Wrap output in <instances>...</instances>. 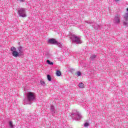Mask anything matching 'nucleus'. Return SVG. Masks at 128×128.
I'll return each mask as SVG.
<instances>
[{
    "instance_id": "f257e3e1",
    "label": "nucleus",
    "mask_w": 128,
    "mask_h": 128,
    "mask_svg": "<svg viewBox=\"0 0 128 128\" xmlns=\"http://www.w3.org/2000/svg\"><path fill=\"white\" fill-rule=\"evenodd\" d=\"M71 116L73 120H81L82 118V114L76 110H72L71 114Z\"/></svg>"
},
{
    "instance_id": "f03ea898",
    "label": "nucleus",
    "mask_w": 128,
    "mask_h": 128,
    "mask_svg": "<svg viewBox=\"0 0 128 128\" xmlns=\"http://www.w3.org/2000/svg\"><path fill=\"white\" fill-rule=\"evenodd\" d=\"M122 18V12L114 16L113 19V23L114 24H120V18Z\"/></svg>"
},
{
    "instance_id": "7ed1b4c3",
    "label": "nucleus",
    "mask_w": 128,
    "mask_h": 128,
    "mask_svg": "<svg viewBox=\"0 0 128 128\" xmlns=\"http://www.w3.org/2000/svg\"><path fill=\"white\" fill-rule=\"evenodd\" d=\"M70 40H72V42L76 44H82V40H80V38L76 36L74 34H72L70 37Z\"/></svg>"
},
{
    "instance_id": "20e7f679",
    "label": "nucleus",
    "mask_w": 128,
    "mask_h": 128,
    "mask_svg": "<svg viewBox=\"0 0 128 128\" xmlns=\"http://www.w3.org/2000/svg\"><path fill=\"white\" fill-rule=\"evenodd\" d=\"M27 99L28 102H32L36 100V94L34 92H29L27 93Z\"/></svg>"
},
{
    "instance_id": "39448f33",
    "label": "nucleus",
    "mask_w": 128,
    "mask_h": 128,
    "mask_svg": "<svg viewBox=\"0 0 128 128\" xmlns=\"http://www.w3.org/2000/svg\"><path fill=\"white\" fill-rule=\"evenodd\" d=\"M85 22L88 24H92V26L94 28V30H100V26L98 25V24H95L94 21L88 20L86 21Z\"/></svg>"
},
{
    "instance_id": "423d86ee",
    "label": "nucleus",
    "mask_w": 128,
    "mask_h": 128,
    "mask_svg": "<svg viewBox=\"0 0 128 128\" xmlns=\"http://www.w3.org/2000/svg\"><path fill=\"white\" fill-rule=\"evenodd\" d=\"M18 14L22 18H26V8H19L18 9Z\"/></svg>"
},
{
    "instance_id": "0eeeda50",
    "label": "nucleus",
    "mask_w": 128,
    "mask_h": 128,
    "mask_svg": "<svg viewBox=\"0 0 128 128\" xmlns=\"http://www.w3.org/2000/svg\"><path fill=\"white\" fill-rule=\"evenodd\" d=\"M122 24L124 26L128 28V13H126L122 16Z\"/></svg>"
},
{
    "instance_id": "6e6552de",
    "label": "nucleus",
    "mask_w": 128,
    "mask_h": 128,
    "mask_svg": "<svg viewBox=\"0 0 128 128\" xmlns=\"http://www.w3.org/2000/svg\"><path fill=\"white\" fill-rule=\"evenodd\" d=\"M19 54V55H20V56H24V50H22V46H19L18 48V52Z\"/></svg>"
},
{
    "instance_id": "1a4fd4ad",
    "label": "nucleus",
    "mask_w": 128,
    "mask_h": 128,
    "mask_svg": "<svg viewBox=\"0 0 128 128\" xmlns=\"http://www.w3.org/2000/svg\"><path fill=\"white\" fill-rule=\"evenodd\" d=\"M48 43L50 44H56V40L54 38H50L48 40Z\"/></svg>"
},
{
    "instance_id": "9d476101",
    "label": "nucleus",
    "mask_w": 128,
    "mask_h": 128,
    "mask_svg": "<svg viewBox=\"0 0 128 128\" xmlns=\"http://www.w3.org/2000/svg\"><path fill=\"white\" fill-rule=\"evenodd\" d=\"M12 55L14 58H18V56H20V55L18 53L17 51H14L12 52Z\"/></svg>"
},
{
    "instance_id": "9b49d317",
    "label": "nucleus",
    "mask_w": 128,
    "mask_h": 128,
    "mask_svg": "<svg viewBox=\"0 0 128 128\" xmlns=\"http://www.w3.org/2000/svg\"><path fill=\"white\" fill-rule=\"evenodd\" d=\"M96 55H92L90 56V60H96Z\"/></svg>"
},
{
    "instance_id": "f8f14e48",
    "label": "nucleus",
    "mask_w": 128,
    "mask_h": 128,
    "mask_svg": "<svg viewBox=\"0 0 128 128\" xmlns=\"http://www.w3.org/2000/svg\"><path fill=\"white\" fill-rule=\"evenodd\" d=\"M78 86L80 88H84V84L82 82H80L78 84Z\"/></svg>"
},
{
    "instance_id": "ddd939ff",
    "label": "nucleus",
    "mask_w": 128,
    "mask_h": 128,
    "mask_svg": "<svg viewBox=\"0 0 128 128\" xmlns=\"http://www.w3.org/2000/svg\"><path fill=\"white\" fill-rule=\"evenodd\" d=\"M50 112H52V114H54L56 112H54V106H50Z\"/></svg>"
},
{
    "instance_id": "4468645a",
    "label": "nucleus",
    "mask_w": 128,
    "mask_h": 128,
    "mask_svg": "<svg viewBox=\"0 0 128 128\" xmlns=\"http://www.w3.org/2000/svg\"><path fill=\"white\" fill-rule=\"evenodd\" d=\"M8 126L10 128H14V123H12V121H10L8 123Z\"/></svg>"
},
{
    "instance_id": "2eb2a0df",
    "label": "nucleus",
    "mask_w": 128,
    "mask_h": 128,
    "mask_svg": "<svg viewBox=\"0 0 128 128\" xmlns=\"http://www.w3.org/2000/svg\"><path fill=\"white\" fill-rule=\"evenodd\" d=\"M46 64H49V66H54V62H50V60H46Z\"/></svg>"
},
{
    "instance_id": "dca6fc26",
    "label": "nucleus",
    "mask_w": 128,
    "mask_h": 128,
    "mask_svg": "<svg viewBox=\"0 0 128 128\" xmlns=\"http://www.w3.org/2000/svg\"><path fill=\"white\" fill-rule=\"evenodd\" d=\"M56 76H62V72L60 71L57 70L56 72Z\"/></svg>"
},
{
    "instance_id": "f3484780",
    "label": "nucleus",
    "mask_w": 128,
    "mask_h": 128,
    "mask_svg": "<svg viewBox=\"0 0 128 128\" xmlns=\"http://www.w3.org/2000/svg\"><path fill=\"white\" fill-rule=\"evenodd\" d=\"M55 46H58L59 48H62V44H60V42H58L56 41V44H55Z\"/></svg>"
},
{
    "instance_id": "a211bd4d",
    "label": "nucleus",
    "mask_w": 128,
    "mask_h": 128,
    "mask_svg": "<svg viewBox=\"0 0 128 128\" xmlns=\"http://www.w3.org/2000/svg\"><path fill=\"white\" fill-rule=\"evenodd\" d=\"M47 78H48V80L49 82H52V77L50 76V75L48 74L47 75Z\"/></svg>"
},
{
    "instance_id": "6ab92c4d",
    "label": "nucleus",
    "mask_w": 128,
    "mask_h": 128,
    "mask_svg": "<svg viewBox=\"0 0 128 128\" xmlns=\"http://www.w3.org/2000/svg\"><path fill=\"white\" fill-rule=\"evenodd\" d=\"M10 50L11 52H16V48L12 46L10 48Z\"/></svg>"
},
{
    "instance_id": "aec40b11",
    "label": "nucleus",
    "mask_w": 128,
    "mask_h": 128,
    "mask_svg": "<svg viewBox=\"0 0 128 128\" xmlns=\"http://www.w3.org/2000/svg\"><path fill=\"white\" fill-rule=\"evenodd\" d=\"M52 57V56L51 54H46V58H50Z\"/></svg>"
},
{
    "instance_id": "412c9836",
    "label": "nucleus",
    "mask_w": 128,
    "mask_h": 128,
    "mask_svg": "<svg viewBox=\"0 0 128 128\" xmlns=\"http://www.w3.org/2000/svg\"><path fill=\"white\" fill-rule=\"evenodd\" d=\"M40 82L42 86H46V82L44 80L40 81Z\"/></svg>"
},
{
    "instance_id": "4be33fe9",
    "label": "nucleus",
    "mask_w": 128,
    "mask_h": 128,
    "mask_svg": "<svg viewBox=\"0 0 128 128\" xmlns=\"http://www.w3.org/2000/svg\"><path fill=\"white\" fill-rule=\"evenodd\" d=\"M77 75L78 76H82V73L78 71L77 72Z\"/></svg>"
},
{
    "instance_id": "5701e85b",
    "label": "nucleus",
    "mask_w": 128,
    "mask_h": 128,
    "mask_svg": "<svg viewBox=\"0 0 128 128\" xmlns=\"http://www.w3.org/2000/svg\"><path fill=\"white\" fill-rule=\"evenodd\" d=\"M89 126V124H88V122H86V123L84 124V126H85V127H86V126Z\"/></svg>"
},
{
    "instance_id": "b1692460",
    "label": "nucleus",
    "mask_w": 128,
    "mask_h": 128,
    "mask_svg": "<svg viewBox=\"0 0 128 128\" xmlns=\"http://www.w3.org/2000/svg\"><path fill=\"white\" fill-rule=\"evenodd\" d=\"M18 0L20 2H26V0Z\"/></svg>"
},
{
    "instance_id": "393cba45",
    "label": "nucleus",
    "mask_w": 128,
    "mask_h": 128,
    "mask_svg": "<svg viewBox=\"0 0 128 128\" xmlns=\"http://www.w3.org/2000/svg\"><path fill=\"white\" fill-rule=\"evenodd\" d=\"M116 2H120V0H114Z\"/></svg>"
},
{
    "instance_id": "a878e982",
    "label": "nucleus",
    "mask_w": 128,
    "mask_h": 128,
    "mask_svg": "<svg viewBox=\"0 0 128 128\" xmlns=\"http://www.w3.org/2000/svg\"><path fill=\"white\" fill-rule=\"evenodd\" d=\"M31 104V103L30 102V103L29 104Z\"/></svg>"
}]
</instances>
